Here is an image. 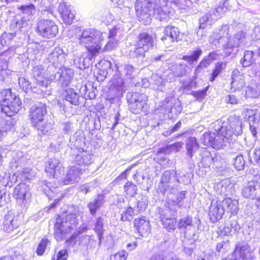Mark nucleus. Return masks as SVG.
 <instances>
[{"instance_id":"nucleus-1","label":"nucleus","mask_w":260,"mask_h":260,"mask_svg":"<svg viewBox=\"0 0 260 260\" xmlns=\"http://www.w3.org/2000/svg\"><path fill=\"white\" fill-rule=\"evenodd\" d=\"M242 123L239 119L235 120H218L212 124V128L216 133H205L200 139L204 145H210L212 148L219 149L242 133Z\"/></svg>"},{"instance_id":"nucleus-2","label":"nucleus","mask_w":260,"mask_h":260,"mask_svg":"<svg viewBox=\"0 0 260 260\" xmlns=\"http://www.w3.org/2000/svg\"><path fill=\"white\" fill-rule=\"evenodd\" d=\"M104 39L102 32L91 28L84 30L78 36L77 42L86 49L88 55L87 58L82 57V63L77 62L78 60H74V64L76 68L83 70L90 66L92 58L101 52Z\"/></svg>"},{"instance_id":"nucleus-3","label":"nucleus","mask_w":260,"mask_h":260,"mask_svg":"<svg viewBox=\"0 0 260 260\" xmlns=\"http://www.w3.org/2000/svg\"><path fill=\"white\" fill-rule=\"evenodd\" d=\"M229 26L222 27L219 33L214 32L209 40V43L217 47L224 48H233L239 47L244 43L245 33L242 31L238 32L232 38L229 37Z\"/></svg>"},{"instance_id":"nucleus-4","label":"nucleus","mask_w":260,"mask_h":260,"mask_svg":"<svg viewBox=\"0 0 260 260\" xmlns=\"http://www.w3.org/2000/svg\"><path fill=\"white\" fill-rule=\"evenodd\" d=\"M77 210L62 217V220L57 218L55 224L54 236L57 241H61L66 238L67 234L76 227L78 223Z\"/></svg>"},{"instance_id":"nucleus-5","label":"nucleus","mask_w":260,"mask_h":260,"mask_svg":"<svg viewBox=\"0 0 260 260\" xmlns=\"http://www.w3.org/2000/svg\"><path fill=\"white\" fill-rule=\"evenodd\" d=\"M0 105L2 112L11 117L19 111L21 102L19 98L12 94L10 89H5L0 92Z\"/></svg>"},{"instance_id":"nucleus-6","label":"nucleus","mask_w":260,"mask_h":260,"mask_svg":"<svg viewBox=\"0 0 260 260\" xmlns=\"http://www.w3.org/2000/svg\"><path fill=\"white\" fill-rule=\"evenodd\" d=\"M49 67L46 72L41 64H38L33 67L32 74L36 80L37 86L33 87L34 92L38 94L44 93L45 95L49 94V90H48V85L51 80H48V76L50 73H48ZM52 74V72H51Z\"/></svg>"},{"instance_id":"nucleus-7","label":"nucleus","mask_w":260,"mask_h":260,"mask_svg":"<svg viewBox=\"0 0 260 260\" xmlns=\"http://www.w3.org/2000/svg\"><path fill=\"white\" fill-rule=\"evenodd\" d=\"M153 43L152 37L148 33L139 34L135 42V48L130 51L129 55L133 57H144L145 53L153 47Z\"/></svg>"},{"instance_id":"nucleus-8","label":"nucleus","mask_w":260,"mask_h":260,"mask_svg":"<svg viewBox=\"0 0 260 260\" xmlns=\"http://www.w3.org/2000/svg\"><path fill=\"white\" fill-rule=\"evenodd\" d=\"M50 74L48 76V80L51 81H58L62 86H69L74 76V71L71 69H67L65 67H61L58 70L54 67L49 68L48 73Z\"/></svg>"},{"instance_id":"nucleus-9","label":"nucleus","mask_w":260,"mask_h":260,"mask_svg":"<svg viewBox=\"0 0 260 260\" xmlns=\"http://www.w3.org/2000/svg\"><path fill=\"white\" fill-rule=\"evenodd\" d=\"M176 173L173 170H167L162 174L160 182L158 183L157 190L159 192L164 194L166 191L174 193L177 189V185L174 182H180L178 178H175Z\"/></svg>"},{"instance_id":"nucleus-10","label":"nucleus","mask_w":260,"mask_h":260,"mask_svg":"<svg viewBox=\"0 0 260 260\" xmlns=\"http://www.w3.org/2000/svg\"><path fill=\"white\" fill-rule=\"evenodd\" d=\"M128 107L131 112L139 114L147 109V97L145 94L134 92L127 96Z\"/></svg>"},{"instance_id":"nucleus-11","label":"nucleus","mask_w":260,"mask_h":260,"mask_svg":"<svg viewBox=\"0 0 260 260\" xmlns=\"http://www.w3.org/2000/svg\"><path fill=\"white\" fill-rule=\"evenodd\" d=\"M47 113L46 106L42 103L32 106L29 110V117L34 127H39L42 124Z\"/></svg>"},{"instance_id":"nucleus-12","label":"nucleus","mask_w":260,"mask_h":260,"mask_svg":"<svg viewBox=\"0 0 260 260\" xmlns=\"http://www.w3.org/2000/svg\"><path fill=\"white\" fill-rule=\"evenodd\" d=\"M37 29L41 36L48 39L54 37L58 33V27L55 22L48 19L40 20Z\"/></svg>"},{"instance_id":"nucleus-13","label":"nucleus","mask_w":260,"mask_h":260,"mask_svg":"<svg viewBox=\"0 0 260 260\" xmlns=\"http://www.w3.org/2000/svg\"><path fill=\"white\" fill-rule=\"evenodd\" d=\"M14 197L19 205L26 207L31 197L29 186L25 183L18 184L14 188Z\"/></svg>"},{"instance_id":"nucleus-14","label":"nucleus","mask_w":260,"mask_h":260,"mask_svg":"<svg viewBox=\"0 0 260 260\" xmlns=\"http://www.w3.org/2000/svg\"><path fill=\"white\" fill-rule=\"evenodd\" d=\"M173 13L172 7L165 2H161L160 5H156L153 8V15L160 21H168Z\"/></svg>"},{"instance_id":"nucleus-15","label":"nucleus","mask_w":260,"mask_h":260,"mask_svg":"<svg viewBox=\"0 0 260 260\" xmlns=\"http://www.w3.org/2000/svg\"><path fill=\"white\" fill-rule=\"evenodd\" d=\"M225 208L222 201L212 200L209 208V215L212 222L220 219L224 213Z\"/></svg>"},{"instance_id":"nucleus-16","label":"nucleus","mask_w":260,"mask_h":260,"mask_svg":"<svg viewBox=\"0 0 260 260\" xmlns=\"http://www.w3.org/2000/svg\"><path fill=\"white\" fill-rule=\"evenodd\" d=\"M58 11L60 14L64 23L71 24L75 18L74 11L72 10L71 6L66 2L60 3L58 7Z\"/></svg>"},{"instance_id":"nucleus-17","label":"nucleus","mask_w":260,"mask_h":260,"mask_svg":"<svg viewBox=\"0 0 260 260\" xmlns=\"http://www.w3.org/2000/svg\"><path fill=\"white\" fill-rule=\"evenodd\" d=\"M65 54L62 49L59 47L55 48L48 55L47 59L52 64L50 67H58L65 61Z\"/></svg>"},{"instance_id":"nucleus-18","label":"nucleus","mask_w":260,"mask_h":260,"mask_svg":"<svg viewBox=\"0 0 260 260\" xmlns=\"http://www.w3.org/2000/svg\"><path fill=\"white\" fill-rule=\"evenodd\" d=\"M85 169L78 167L74 165L68 170L66 178L64 179V184H72L78 182L80 180V176Z\"/></svg>"},{"instance_id":"nucleus-19","label":"nucleus","mask_w":260,"mask_h":260,"mask_svg":"<svg viewBox=\"0 0 260 260\" xmlns=\"http://www.w3.org/2000/svg\"><path fill=\"white\" fill-rule=\"evenodd\" d=\"M247 246H237L233 253L223 260H250Z\"/></svg>"},{"instance_id":"nucleus-20","label":"nucleus","mask_w":260,"mask_h":260,"mask_svg":"<svg viewBox=\"0 0 260 260\" xmlns=\"http://www.w3.org/2000/svg\"><path fill=\"white\" fill-rule=\"evenodd\" d=\"M63 168L62 165L59 160L55 158H51L48 160L46 164L45 167V171L50 176H53L54 178L57 177L59 174H60L61 172L63 171Z\"/></svg>"},{"instance_id":"nucleus-21","label":"nucleus","mask_w":260,"mask_h":260,"mask_svg":"<svg viewBox=\"0 0 260 260\" xmlns=\"http://www.w3.org/2000/svg\"><path fill=\"white\" fill-rule=\"evenodd\" d=\"M231 89L234 91L242 89L245 85L244 76L237 69L233 71L231 75Z\"/></svg>"},{"instance_id":"nucleus-22","label":"nucleus","mask_w":260,"mask_h":260,"mask_svg":"<svg viewBox=\"0 0 260 260\" xmlns=\"http://www.w3.org/2000/svg\"><path fill=\"white\" fill-rule=\"evenodd\" d=\"M90 241V237L88 235L80 236L74 234L67 240V242L73 246L76 245L80 248H83L86 247Z\"/></svg>"},{"instance_id":"nucleus-23","label":"nucleus","mask_w":260,"mask_h":260,"mask_svg":"<svg viewBox=\"0 0 260 260\" xmlns=\"http://www.w3.org/2000/svg\"><path fill=\"white\" fill-rule=\"evenodd\" d=\"M111 63L108 60H101L98 65V69L96 74V77L98 81H103L106 78L108 74L111 71Z\"/></svg>"},{"instance_id":"nucleus-24","label":"nucleus","mask_w":260,"mask_h":260,"mask_svg":"<svg viewBox=\"0 0 260 260\" xmlns=\"http://www.w3.org/2000/svg\"><path fill=\"white\" fill-rule=\"evenodd\" d=\"M75 162L78 167L85 170V167L92 163V155L88 151L82 150L76 156Z\"/></svg>"},{"instance_id":"nucleus-25","label":"nucleus","mask_w":260,"mask_h":260,"mask_svg":"<svg viewBox=\"0 0 260 260\" xmlns=\"http://www.w3.org/2000/svg\"><path fill=\"white\" fill-rule=\"evenodd\" d=\"M244 118L249 121L250 126L260 120V108L244 109L242 112Z\"/></svg>"},{"instance_id":"nucleus-26","label":"nucleus","mask_w":260,"mask_h":260,"mask_svg":"<svg viewBox=\"0 0 260 260\" xmlns=\"http://www.w3.org/2000/svg\"><path fill=\"white\" fill-rule=\"evenodd\" d=\"M135 226L138 232L142 237L146 236L150 232L149 221L145 217L136 219Z\"/></svg>"},{"instance_id":"nucleus-27","label":"nucleus","mask_w":260,"mask_h":260,"mask_svg":"<svg viewBox=\"0 0 260 260\" xmlns=\"http://www.w3.org/2000/svg\"><path fill=\"white\" fill-rule=\"evenodd\" d=\"M186 66L184 64H174L171 68L170 71L172 72L170 74L169 77L166 79L167 82H171L175 80V77H182L185 75Z\"/></svg>"},{"instance_id":"nucleus-28","label":"nucleus","mask_w":260,"mask_h":260,"mask_svg":"<svg viewBox=\"0 0 260 260\" xmlns=\"http://www.w3.org/2000/svg\"><path fill=\"white\" fill-rule=\"evenodd\" d=\"M164 34L165 36L161 39L163 41L169 39L171 42H175L182 39L178 28L174 26H167L165 29Z\"/></svg>"},{"instance_id":"nucleus-29","label":"nucleus","mask_w":260,"mask_h":260,"mask_svg":"<svg viewBox=\"0 0 260 260\" xmlns=\"http://www.w3.org/2000/svg\"><path fill=\"white\" fill-rule=\"evenodd\" d=\"M12 156L11 164L12 168L17 169L19 166L21 167L26 161V157L22 151H14L12 152Z\"/></svg>"},{"instance_id":"nucleus-30","label":"nucleus","mask_w":260,"mask_h":260,"mask_svg":"<svg viewBox=\"0 0 260 260\" xmlns=\"http://www.w3.org/2000/svg\"><path fill=\"white\" fill-rule=\"evenodd\" d=\"M135 8L137 15H140V17L142 20L145 17L146 18V20L145 22V24H147L150 22V18L149 14H148L149 10L145 5L142 4L140 1L138 0L136 3Z\"/></svg>"},{"instance_id":"nucleus-31","label":"nucleus","mask_w":260,"mask_h":260,"mask_svg":"<svg viewBox=\"0 0 260 260\" xmlns=\"http://www.w3.org/2000/svg\"><path fill=\"white\" fill-rule=\"evenodd\" d=\"M234 185L229 179L221 180L217 185V188L220 189V193L224 195L232 194L234 191Z\"/></svg>"},{"instance_id":"nucleus-32","label":"nucleus","mask_w":260,"mask_h":260,"mask_svg":"<svg viewBox=\"0 0 260 260\" xmlns=\"http://www.w3.org/2000/svg\"><path fill=\"white\" fill-rule=\"evenodd\" d=\"M222 205L226 209L227 211L232 214H236L239 210V202L238 200L232 199L231 198H224L222 201Z\"/></svg>"},{"instance_id":"nucleus-33","label":"nucleus","mask_w":260,"mask_h":260,"mask_svg":"<svg viewBox=\"0 0 260 260\" xmlns=\"http://www.w3.org/2000/svg\"><path fill=\"white\" fill-rule=\"evenodd\" d=\"M260 94V84L255 81H251L250 84L246 87L245 95L248 98H256Z\"/></svg>"},{"instance_id":"nucleus-34","label":"nucleus","mask_w":260,"mask_h":260,"mask_svg":"<svg viewBox=\"0 0 260 260\" xmlns=\"http://www.w3.org/2000/svg\"><path fill=\"white\" fill-rule=\"evenodd\" d=\"M165 81L162 78L157 74H152L150 78V87L155 90L162 91Z\"/></svg>"},{"instance_id":"nucleus-35","label":"nucleus","mask_w":260,"mask_h":260,"mask_svg":"<svg viewBox=\"0 0 260 260\" xmlns=\"http://www.w3.org/2000/svg\"><path fill=\"white\" fill-rule=\"evenodd\" d=\"M64 99L71 104L78 105L79 104V95L72 88H68L64 93Z\"/></svg>"},{"instance_id":"nucleus-36","label":"nucleus","mask_w":260,"mask_h":260,"mask_svg":"<svg viewBox=\"0 0 260 260\" xmlns=\"http://www.w3.org/2000/svg\"><path fill=\"white\" fill-rule=\"evenodd\" d=\"M199 147V144L195 138L190 137L189 138L186 142L187 156L191 158L193 154L198 150Z\"/></svg>"},{"instance_id":"nucleus-37","label":"nucleus","mask_w":260,"mask_h":260,"mask_svg":"<svg viewBox=\"0 0 260 260\" xmlns=\"http://www.w3.org/2000/svg\"><path fill=\"white\" fill-rule=\"evenodd\" d=\"M17 221L14 219L13 216L7 215L5 216L3 223V229L6 232L9 233L17 227Z\"/></svg>"},{"instance_id":"nucleus-38","label":"nucleus","mask_w":260,"mask_h":260,"mask_svg":"<svg viewBox=\"0 0 260 260\" xmlns=\"http://www.w3.org/2000/svg\"><path fill=\"white\" fill-rule=\"evenodd\" d=\"M200 153L202 157L201 164L205 168L209 167L214 160L210 152L207 148H204L201 150Z\"/></svg>"},{"instance_id":"nucleus-39","label":"nucleus","mask_w":260,"mask_h":260,"mask_svg":"<svg viewBox=\"0 0 260 260\" xmlns=\"http://www.w3.org/2000/svg\"><path fill=\"white\" fill-rule=\"evenodd\" d=\"M104 198L103 194H99L94 201L88 204V207L91 215H94L98 209L103 204Z\"/></svg>"},{"instance_id":"nucleus-40","label":"nucleus","mask_w":260,"mask_h":260,"mask_svg":"<svg viewBox=\"0 0 260 260\" xmlns=\"http://www.w3.org/2000/svg\"><path fill=\"white\" fill-rule=\"evenodd\" d=\"M116 71L115 75H114V77L111 79V82L112 86L113 88H117V90L118 91L122 92L123 90V79L121 78V76H120V71L118 69L117 66H116Z\"/></svg>"},{"instance_id":"nucleus-41","label":"nucleus","mask_w":260,"mask_h":260,"mask_svg":"<svg viewBox=\"0 0 260 260\" xmlns=\"http://www.w3.org/2000/svg\"><path fill=\"white\" fill-rule=\"evenodd\" d=\"M192 218L186 216L181 218L178 224V229L184 233L186 231L190 230L192 228Z\"/></svg>"},{"instance_id":"nucleus-42","label":"nucleus","mask_w":260,"mask_h":260,"mask_svg":"<svg viewBox=\"0 0 260 260\" xmlns=\"http://www.w3.org/2000/svg\"><path fill=\"white\" fill-rule=\"evenodd\" d=\"M253 55L252 51H247L244 53L243 57L240 60V63L243 67H247L253 64L255 61Z\"/></svg>"},{"instance_id":"nucleus-43","label":"nucleus","mask_w":260,"mask_h":260,"mask_svg":"<svg viewBox=\"0 0 260 260\" xmlns=\"http://www.w3.org/2000/svg\"><path fill=\"white\" fill-rule=\"evenodd\" d=\"M226 66V62L225 61L218 62L215 67V68L212 73L211 77L209 79L210 82H213L215 78L220 74L221 71L225 69Z\"/></svg>"},{"instance_id":"nucleus-44","label":"nucleus","mask_w":260,"mask_h":260,"mask_svg":"<svg viewBox=\"0 0 260 260\" xmlns=\"http://www.w3.org/2000/svg\"><path fill=\"white\" fill-rule=\"evenodd\" d=\"M35 176V174L30 168H21L17 170V177L21 180L31 179Z\"/></svg>"},{"instance_id":"nucleus-45","label":"nucleus","mask_w":260,"mask_h":260,"mask_svg":"<svg viewBox=\"0 0 260 260\" xmlns=\"http://www.w3.org/2000/svg\"><path fill=\"white\" fill-rule=\"evenodd\" d=\"M54 141H52L50 144L51 148L54 151H59L63 143V137L62 136L57 134L54 135Z\"/></svg>"},{"instance_id":"nucleus-46","label":"nucleus","mask_w":260,"mask_h":260,"mask_svg":"<svg viewBox=\"0 0 260 260\" xmlns=\"http://www.w3.org/2000/svg\"><path fill=\"white\" fill-rule=\"evenodd\" d=\"M124 192L129 197H133L137 194V187L131 181H127L124 186Z\"/></svg>"},{"instance_id":"nucleus-47","label":"nucleus","mask_w":260,"mask_h":260,"mask_svg":"<svg viewBox=\"0 0 260 260\" xmlns=\"http://www.w3.org/2000/svg\"><path fill=\"white\" fill-rule=\"evenodd\" d=\"M202 52V51L201 49H198L190 55L183 56L182 59L187 61L189 63L191 64L194 61H197L200 56L201 55Z\"/></svg>"},{"instance_id":"nucleus-48","label":"nucleus","mask_w":260,"mask_h":260,"mask_svg":"<svg viewBox=\"0 0 260 260\" xmlns=\"http://www.w3.org/2000/svg\"><path fill=\"white\" fill-rule=\"evenodd\" d=\"M134 215V210L131 207L124 209L121 214V219L122 221H129Z\"/></svg>"},{"instance_id":"nucleus-49","label":"nucleus","mask_w":260,"mask_h":260,"mask_svg":"<svg viewBox=\"0 0 260 260\" xmlns=\"http://www.w3.org/2000/svg\"><path fill=\"white\" fill-rule=\"evenodd\" d=\"M22 12L27 16L34 15L36 13V8L33 4L23 5L19 7Z\"/></svg>"},{"instance_id":"nucleus-50","label":"nucleus","mask_w":260,"mask_h":260,"mask_svg":"<svg viewBox=\"0 0 260 260\" xmlns=\"http://www.w3.org/2000/svg\"><path fill=\"white\" fill-rule=\"evenodd\" d=\"M118 39H109V41L104 47H102V50L101 52L104 51H108L114 50L118 46Z\"/></svg>"},{"instance_id":"nucleus-51","label":"nucleus","mask_w":260,"mask_h":260,"mask_svg":"<svg viewBox=\"0 0 260 260\" xmlns=\"http://www.w3.org/2000/svg\"><path fill=\"white\" fill-rule=\"evenodd\" d=\"M164 227L168 231H174L176 226V219L175 217L170 218L162 222Z\"/></svg>"},{"instance_id":"nucleus-52","label":"nucleus","mask_w":260,"mask_h":260,"mask_svg":"<svg viewBox=\"0 0 260 260\" xmlns=\"http://www.w3.org/2000/svg\"><path fill=\"white\" fill-rule=\"evenodd\" d=\"M128 253L124 250H120L115 254H112L109 256V260H126Z\"/></svg>"},{"instance_id":"nucleus-53","label":"nucleus","mask_w":260,"mask_h":260,"mask_svg":"<svg viewBox=\"0 0 260 260\" xmlns=\"http://www.w3.org/2000/svg\"><path fill=\"white\" fill-rule=\"evenodd\" d=\"M39 131H40L43 135H49L52 132V125L49 123H43L40 124L39 127H35Z\"/></svg>"},{"instance_id":"nucleus-54","label":"nucleus","mask_w":260,"mask_h":260,"mask_svg":"<svg viewBox=\"0 0 260 260\" xmlns=\"http://www.w3.org/2000/svg\"><path fill=\"white\" fill-rule=\"evenodd\" d=\"M233 159L234 160L235 168L239 171L243 170L245 164L243 156L242 155H238L236 158L234 157Z\"/></svg>"},{"instance_id":"nucleus-55","label":"nucleus","mask_w":260,"mask_h":260,"mask_svg":"<svg viewBox=\"0 0 260 260\" xmlns=\"http://www.w3.org/2000/svg\"><path fill=\"white\" fill-rule=\"evenodd\" d=\"M49 244V241L46 238L42 239L39 243L36 250V252L38 255H42L45 252L46 248Z\"/></svg>"},{"instance_id":"nucleus-56","label":"nucleus","mask_w":260,"mask_h":260,"mask_svg":"<svg viewBox=\"0 0 260 260\" xmlns=\"http://www.w3.org/2000/svg\"><path fill=\"white\" fill-rule=\"evenodd\" d=\"M199 28L204 29L207 26H210L212 25V21L210 19L208 14L202 16L199 20Z\"/></svg>"},{"instance_id":"nucleus-57","label":"nucleus","mask_w":260,"mask_h":260,"mask_svg":"<svg viewBox=\"0 0 260 260\" xmlns=\"http://www.w3.org/2000/svg\"><path fill=\"white\" fill-rule=\"evenodd\" d=\"M161 2H165L169 4L171 7L172 4H174L180 9H185L187 6V2L186 0H162Z\"/></svg>"},{"instance_id":"nucleus-58","label":"nucleus","mask_w":260,"mask_h":260,"mask_svg":"<svg viewBox=\"0 0 260 260\" xmlns=\"http://www.w3.org/2000/svg\"><path fill=\"white\" fill-rule=\"evenodd\" d=\"M230 245L229 240L223 241L218 243L216 246V250L220 253H223L230 249Z\"/></svg>"},{"instance_id":"nucleus-59","label":"nucleus","mask_w":260,"mask_h":260,"mask_svg":"<svg viewBox=\"0 0 260 260\" xmlns=\"http://www.w3.org/2000/svg\"><path fill=\"white\" fill-rule=\"evenodd\" d=\"M173 211L171 210V209L169 208H166L164 210H162V211H160V218L161 219V222L170 218L174 217L173 216Z\"/></svg>"},{"instance_id":"nucleus-60","label":"nucleus","mask_w":260,"mask_h":260,"mask_svg":"<svg viewBox=\"0 0 260 260\" xmlns=\"http://www.w3.org/2000/svg\"><path fill=\"white\" fill-rule=\"evenodd\" d=\"M211 63V62L210 59L205 56L200 62L195 70L196 74L199 73L202 69L207 68Z\"/></svg>"},{"instance_id":"nucleus-61","label":"nucleus","mask_w":260,"mask_h":260,"mask_svg":"<svg viewBox=\"0 0 260 260\" xmlns=\"http://www.w3.org/2000/svg\"><path fill=\"white\" fill-rule=\"evenodd\" d=\"M228 1L225 0L223 3H220L218 7L216 8L215 14L216 13L218 14L217 17H218L219 15L225 13L228 10Z\"/></svg>"},{"instance_id":"nucleus-62","label":"nucleus","mask_w":260,"mask_h":260,"mask_svg":"<svg viewBox=\"0 0 260 260\" xmlns=\"http://www.w3.org/2000/svg\"><path fill=\"white\" fill-rule=\"evenodd\" d=\"M30 23L28 19L23 17L21 20L17 21L16 23V27L20 29L23 28H27L30 27Z\"/></svg>"},{"instance_id":"nucleus-63","label":"nucleus","mask_w":260,"mask_h":260,"mask_svg":"<svg viewBox=\"0 0 260 260\" xmlns=\"http://www.w3.org/2000/svg\"><path fill=\"white\" fill-rule=\"evenodd\" d=\"M209 87L207 86L205 89L200 90L197 91H193L191 94L195 97L198 100L201 101L206 95L207 91Z\"/></svg>"},{"instance_id":"nucleus-64","label":"nucleus","mask_w":260,"mask_h":260,"mask_svg":"<svg viewBox=\"0 0 260 260\" xmlns=\"http://www.w3.org/2000/svg\"><path fill=\"white\" fill-rule=\"evenodd\" d=\"M69 254L67 249H62L60 250L56 256H54L52 260H67L68 258Z\"/></svg>"}]
</instances>
